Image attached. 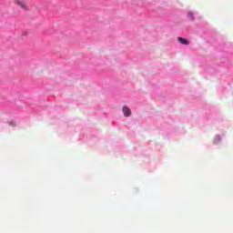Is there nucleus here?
<instances>
[{"instance_id": "1", "label": "nucleus", "mask_w": 233, "mask_h": 233, "mask_svg": "<svg viewBox=\"0 0 233 233\" xmlns=\"http://www.w3.org/2000/svg\"><path fill=\"white\" fill-rule=\"evenodd\" d=\"M15 4H16L17 6H21L23 10H28V5H26V2L24 0H15Z\"/></svg>"}, {"instance_id": "2", "label": "nucleus", "mask_w": 233, "mask_h": 233, "mask_svg": "<svg viewBox=\"0 0 233 233\" xmlns=\"http://www.w3.org/2000/svg\"><path fill=\"white\" fill-rule=\"evenodd\" d=\"M122 110L125 117H130L132 116V110H130L129 106H124Z\"/></svg>"}, {"instance_id": "3", "label": "nucleus", "mask_w": 233, "mask_h": 233, "mask_svg": "<svg viewBox=\"0 0 233 233\" xmlns=\"http://www.w3.org/2000/svg\"><path fill=\"white\" fill-rule=\"evenodd\" d=\"M177 41H178V43H180V45H186V46L190 45V42L188 40H187V38L178 37Z\"/></svg>"}]
</instances>
